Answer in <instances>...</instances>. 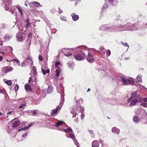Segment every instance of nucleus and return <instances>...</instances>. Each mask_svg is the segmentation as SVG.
<instances>
[{"mask_svg":"<svg viewBox=\"0 0 147 147\" xmlns=\"http://www.w3.org/2000/svg\"><path fill=\"white\" fill-rule=\"evenodd\" d=\"M99 30L103 31H107L109 32H117L119 30L117 29V27L115 25L110 26L108 24H105L100 26Z\"/></svg>","mask_w":147,"mask_h":147,"instance_id":"f257e3e1","label":"nucleus"},{"mask_svg":"<svg viewBox=\"0 0 147 147\" xmlns=\"http://www.w3.org/2000/svg\"><path fill=\"white\" fill-rule=\"evenodd\" d=\"M64 122L62 121H58V122L55 123V125H53L56 127L55 129L60 131H63L65 133L70 132H72V130L70 127H69L66 129H63L62 123Z\"/></svg>","mask_w":147,"mask_h":147,"instance_id":"f03ea898","label":"nucleus"},{"mask_svg":"<svg viewBox=\"0 0 147 147\" xmlns=\"http://www.w3.org/2000/svg\"><path fill=\"white\" fill-rule=\"evenodd\" d=\"M84 50H78L75 52L74 55V59L78 61L83 60L86 56V52Z\"/></svg>","mask_w":147,"mask_h":147,"instance_id":"7ed1b4c3","label":"nucleus"},{"mask_svg":"<svg viewBox=\"0 0 147 147\" xmlns=\"http://www.w3.org/2000/svg\"><path fill=\"white\" fill-rule=\"evenodd\" d=\"M105 3L102 7V10H105L108 8L109 5L115 6L117 5V1L115 0H105Z\"/></svg>","mask_w":147,"mask_h":147,"instance_id":"20e7f679","label":"nucleus"},{"mask_svg":"<svg viewBox=\"0 0 147 147\" xmlns=\"http://www.w3.org/2000/svg\"><path fill=\"white\" fill-rule=\"evenodd\" d=\"M120 80L124 85L133 84L134 83V81L131 78H127L125 76H121Z\"/></svg>","mask_w":147,"mask_h":147,"instance_id":"39448f33","label":"nucleus"},{"mask_svg":"<svg viewBox=\"0 0 147 147\" xmlns=\"http://www.w3.org/2000/svg\"><path fill=\"white\" fill-rule=\"evenodd\" d=\"M63 102L64 100L62 99L61 101L59 103V105H58L56 107L55 109H53L51 111V113L52 116H53L57 114L58 111L61 109L63 104Z\"/></svg>","mask_w":147,"mask_h":147,"instance_id":"423d86ee","label":"nucleus"},{"mask_svg":"<svg viewBox=\"0 0 147 147\" xmlns=\"http://www.w3.org/2000/svg\"><path fill=\"white\" fill-rule=\"evenodd\" d=\"M88 50V48H86L84 50L85 51H86V55L88 53V55L86 57V59L88 62L92 63L94 61V59L93 56L92 55L89 53Z\"/></svg>","mask_w":147,"mask_h":147,"instance_id":"0eeeda50","label":"nucleus"},{"mask_svg":"<svg viewBox=\"0 0 147 147\" xmlns=\"http://www.w3.org/2000/svg\"><path fill=\"white\" fill-rule=\"evenodd\" d=\"M26 35L24 33L18 32L16 35V38L18 41L22 42L25 38Z\"/></svg>","mask_w":147,"mask_h":147,"instance_id":"6e6552de","label":"nucleus"},{"mask_svg":"<svg viewBox=\"0 0 147 147\" xmlns=\"http://www.w3.org/2000/svg\"><path fill=\"white\" fill-rule=\"evenodd\" d=\"M116 26L117 27V29L119 30L118 31L125 30H130L132 31L133 30L132 29H127L126 28H125V25H123L120 24L118 26Z\"/></svg>","mask_w":147,"mask_h":147,"instance_id":"1a4fd4ad","label":"nucleus"},{"mask_svg":"<svg viewBox=\"0 0 147 147\" xmlns=\"http://www.w3.org/2000/svg\"><path fill=\"white\" fill-rule=\"evenodd\" d=\"M93 49L96 51L98 52L101 55L102 57H104L105 56V53L106 52V50L105 49L102 47H101L99 49V50L98 51H96L95 50L94 48Z\"/></svg>","mask_w":147,"mask_h":147,"instance_id":"9d476101","label":"nucleus"},{"mask_svg":"<svg viewBox=\"0 0 147 147\" xmlns=\"http://www.w3.org/2000/svg\"><path fill=\"white\" fill-rule=\"evenodd\" d=\"M13 69V68L11 67H6L2 68V71L4 74H6L7 73L11 71Z\"/></svg>","mask_w":147,"mask_h":147,"instance_id":"9b49d317","label":"nucleus"},{"mask_svg":"<svg viewBox=\"0 0 147 147\" xmlns=\"http://www.w3.org/2000/svg\"><path fill=\"white\" fill-rule=\"evenodd\" d=\"M11 3H12V0H2V6H8Z\"/></svg>","mask_w":147,"mask_h":147,"instance_id":"f8f14e48","label":"nucleus"},{"mask_svg":"<svg viewBox=\"0 0 147 147\" xmlns=\"http://www.w3.org/2000/svg\"><path fill=\"white\" fill-rule=\"evenodd\" d=\"M22 102H20V105L18 107V108L21 109L22 110H23L26 107V102L22 100H21Z\"/></svg>","mask_w":147,"mask_h":147,"instance_id":"ddd939ff","label":"nucleus"},{"mask_svg":"<svg viewBox=\"0 0 147 147\" xmlns=\"http://www.w3.org/2000/svg\"><path fill=\"white\" fill-rule=\"evenodd\" d=\"M137 91H134L131 93V97L128 100V102H129L132 100V98H135L137 96Z\"/></svg>","mask_w":147,"mask_h":147,"instance_id":"4468645a","label":"nucleus"},{"mask_svg":"<svg viewBox=\"0 0 147 147\" xmlns=\"http://www.w3.org/2000/svg\"><path fill=\"white\" fill-rule=\"evenodd\" d=\"M71 16L72 17V20L74 21H77L79 19V16L78 15L75 14V13H72Z\"/></svg>","mask_w":147,"mask_h":147,"instance_id":"2eb2a0df","label":"nucleus"},{"mask_svg":"<svg viewBox=\"0 0 147 147\" xmlns=\"http://www.w3.org/2000/svg\"><path fill=\"white\" fill-rule=\"evenodd\" d=\"M12 36H13L12 35L7 34H6L4 37L5 41L7 42L8 41L11 39Z\"/></svg>","mask_w":147,"mask_h":147,"instance_id":"dca6fc26","label":"nucleus"},{"mask_svg":"<svg viewBox=\"0 0 147 147\" xmlns=\"http://www.w3.org/2000/svg\"><path fill=\"white\" fill-rule=\"evenodd\" d=\"M99 142L97 140L93 141L92 143V147H99Z\"/></svg>","mask_w":147,"mask_h":147,"instance_id":"f3484780","label":"nucleus"},{"mask_svg":"<svg viewBox=\"0 0 147 147\" xmlns=\"http://www.w3.org/2000/svg\"><path fill=\"white\" fill-rule=\"evenodd\" d=\"M112 131L114 134H116L118 135L120 132L119 129L117 128L116 127H113L112 129Z\"/></svg>","mask_w":147,"mask_h":147,"instance_id":"a211bd4d","label":"nucleus"},{"mask_svg":"<svg viewBox=\"0 0 147 147\" xmlns=\"http://www.w3.org/2000/svg\"><path fill=\"white\" fill-rule=\"evenodd\" d=\"M11 3L8 6H6L5 7V6H4L3 7L5 8V10H7L8 11H9L10 12H11V13H14L15 11L13 10H11V9L10 8H9V7L10 6V5Z\"/></svg>","mask_w":147,"mask_h":147,"instance_id":"6ab92c4d","label":"nucleus"},{"mask_svg":"<svg viewBox=\"0 0 147 147\" xmlns=\"http://www.w3.org/2000/svg\"><path fill=\"white\" fill-rule=\"evenodd\" d=\"M20 124V122L19 120L15 121L12 125L13 128H16L18 127Z\"/></svg>","mask_w":147,"mask_h":147,"instance_id":"aec40b11","label":"nucleus"},{"mask_svg":"<svg viewBox=\"0 0 147 147\" xmlns=\"http://www.w3.org/2000/svg\"><path fill=\"white\" fill-rule=\"evenodd\" d=\"M67 64L69 67L72 70L74 66V63L72 61H70L67 63Z\"/></svg>","mask_w":147,"mask_h":147,"instance_id":"412c9836","label":"nucleus"},{"mask_svg":"<svg viewBox=\"0 0 147 147\" xmlns=\"http://www.w3.org/2000/svg\"><path fill=\"white\" fill-rule=\"evenodd\" d=\"M41 71L44 75H46L47 73L49 74L50 72V70L49 69L45 70V69L43 68V67H42L41 68Z\"/></svg>","mask_w":147,"mask_h":147,"instance_id":"4be33fe9","label":"nucleus"},{"mask_svg":"<svg viewBox=\"0 0 147 147\" xmlns=\"http://www.w3.org/2000/svg\"><path fill=\"white\" fill-rule=\"evenodd\" d=\"M62 50L63 51L65 50H66V52H62L61 51V52H63L64 53V55L67 57H68L69 56H70L72 55V54L71 53H67V51H68V50L67 49H65L64 48L63 49H62Z\"/></svg>","mask_w":147,"mask_h":147,"instance_id":"5701e85b","label":"nucleus"},{"mask_svg":"<svg viewBox=\"0 0 147 147\" xmlns=\"http://www.w3.org/2000/svg\"><path fill=\"white\" fill-rule=\"evenodd\" d=\"M142 109L141 108L139 107L136 109L135 111V112L137 115H140L141 114Z\"/></svg>","mask_w":147,"mask_h":147,"instance_id":"b1692460","label":"nucleus"},{"mask_svg":"<svg viewBox=\"0 0 147 147\" xmlns=\"http://www.w3.org/2000/svg\"><path fill=\"white\" fill-rule=\"evenodd\" d=\"M131 102L130 103L129 105L131 107H132L134 105H136V104L137 103V101L136 99H134L130 101Z\"/></svg>","mask_w":147,"mask_h":147,"instance_id":"393cba45","label":"nucleus"},{"mask_svg":"<svg viewBox=\"0 0 147 147\" xmlns=\"http://www.w3.org/2000/svg\"><path fill=\"white\" fill-rule=\"evenodd\" d=\"M133 121L135 123H137L139 121V119L138 117L136 115L134 116L133 117Z\"/></svg>","mask_w":147,"mask_h":147,"instance_id":"a878e982","label":"nucleus"},{"mask_svg":"<svg viewBox=\"0 0 147 147\" xmlns=\"http://www.w3.org/2000/svg\"><path fill=\"white\" fill-rule=\"evenodd\" d=\"M25 89L26 90H29L31 91L32 90L30 86L28 84H25Z\"/></svg>","mask_w":147,"mask_h":147,"instance_id":"bb28decb","label":"nucleus"},{"mask_svg":"<svg viewBox=\"0 0 147 147\" xmlns=\"http://www.w3.org/2000/svg\"><path fill=\"white\" fill-rule=\"evenodd\" d=\"M137 101V103L141 102H142V99L141 96H140L139 95L137 97L135 98Z\"/></svg>","mask_w":147,"mask_h":147,"instance_id":"cd10ccee","label":"nucleus"},{"mask_svg":"<svg viewBox=\"0 0 147 147\" xmlns=\"http://www.w3.org/2000/svg\"><path fill=\"white\" fill-rule=\"evenodd\" d=\"M5 49L3 50L4 51L5 50V51H12V48L11 47H5Z\"/></svg>","mask_w":147,"mask_h":147,"instance_id":"c85d7f7f","label":"nucleus"},{"mask_svg":"<svg viewBox=\"0 0 147 147\" xmlns=\"http://www.w3.org/2000/svg\"><path fill=\"white\" fill-rule=\"evenodd\" d=\"M33 123H30L27 126L25 127H22V129H23V130H26L28 129L32 125Z\"/></svg>","mask_w":147,"mask_h":147,"instance_id":"c756f323","label":"nucleus"},{"mask_svg":"<svg viewBox=\"0 0 147 147\" xmlns=\"http://www.w3.org/2000/svg\"><path fill=\"white\" fill-rule=\"evenodd\" d=\"M26 27L28 28L29 26L31 25V23L29 22V20L28 18H27L26 20Z\"/></svg>","mask_w":147,"mask_h":147,"instance_id":"7c9ffc66","label":"nucleus"},{"mask_svg":"<svg viewBox=\"0 0 147 147\" xmlns=\"http://www.w3.org/2000/svg\"><path fill=\"white\" fill-rule=\"evenodd\" d=\"M33 3L34 4H36V5L35 6L36 7H42V5H41L40 3H38L37 2L33 1Z\"/></svg>","mask_w":147,"mask_h":147,"instance_id":"2f4dec72","label":"nucleus"},{"mask_svg":"<svg viewBox=\"0 0 147 147\" xmlns=\"http://www.w3.org/2000/svg\"><path fill=\"white\" fill-rule=\"evenodd\" d=\"M52 89V87L51 86H49L47 89V92L49 94L51 92Z\"/></svg>","mask_w":147,"mask_h":147,"instance_id":"473e14b6","label":"nucleus"},{"mask_svg":"<svg viewBox=\"0 0 147 147\" xmlns=\"http://www.w3.org/2000/svg\"><path fill=\"white\" fill-rule=\"evenodd\" d=\"M141 113L143 116H145L147 115V113H146V110L144 109H142V110Z\"/></svg>","mask_w":147,"mask_h":147,"instance_id":"72a5a7b5","label":"nucleus"},{"mask_svg":"<svg viewBox=\"0 0 147 147\" xmlns=\"http://www.w3.org/2000/svg\"><path fill=\"white\" fill-rule=\"evenodd\" d=\"M60 69H57L55 71L56 76L57 78H58L59 76L60 73Z\"/></svg>","mask_w":147,"mask_h":147,"instance_id":"f704fd0d","label":"nucleus"},{"mask_svg":"<svg viewBox=\"0 0 147 147\" xmlns=\"http://www.w3.org/2000/svg\"><path fill=\"white\" fill-rule=\"evenodd\" d=\"M133 26V24L130 23H127L125 24V28L132 27Z\"/></svg>","mask_w":147,"mask_h":147,"instance_id":"c9c22d12","label":"nucleus"},{"mask_svg":"<svg viewBox=\"0 0 147 147\" xmlns=\"http://www.w3.org/2000/svg\"><path fill=\"white\" fill-rule=\"evenodd\" d=\"M71 1H74V5L75 6H76L78 4L80 1V0H70Z\"/></svg>","mask_w":147,"mask_h":147,"instance_id":"e433bc0d","label":"nucleus"},{"mask_svg":"<svg viewBox=\"0 0 147 147\" xmlns=\"http://www.w3.org/2000/svg\"><path fill=\"white\" fill-rule=\"evenodd\" d=\"M67 137L72 138L73 140L75 139L74 134L71 133H70L69 134V137Z\"/></svg>","mask_w":147,"mask_h":147,"instance_id":"4c0bfd02","label":"nucleus"},{"mask_svg":"<svg viewBox=\"0 0 147 147\" xmlns=\"http://www.w3.org/2000/svg\"><path fill=\"white\" fill-rule=\"evenodd\" d=\"M47 93L45 92V91H44V90H42V96L43 98H45L46 95Z\"/></svg>","mask_w":147,"mask_h":147,"instance_id":"58836bf2","label":"nucleus"},{"mask_svg":"<svg viewBox=\"0 0 147 147\" xmlns=\"http://www.w3.org/2000/svg\"><path fill=\"white\" fill-rule=\"evenodd\" d=\"M138 81L140 82L142 80V76L140 74H139L137 77Z\"/></svg>","mask_w":147,"mask_h":147,"instance_id":"ea45409f","label":"nucleus"},{"mask_svg":"<svg viewBox=\"0 0 147 147\" xmlns=\"http://www.w3.org/2000/svg\"><path fill=\"white\" fill-rule=\"evenodd\" d=\"M5 82L6 84L9 86H11L12 83L11 82V80H6L5 81Z\"/></svg>","mask_w":147,"mask_h":147,"instance_id":"a19ab883","label":"nucleus"},{"mask_svg":"<svg viewBox=\"0 0 147 147\" xmlns=\"http://www.w3.org/2000/svg\"><path fill=\"white\" fill-rule=\"evenodd\" d=\"M123 45V46L125 47H127V49H128L129 46L128 45V44L126 42H123L122 41H121L120 42Z\"/></svg>","mask_w":147,"mask_h":147,"instance_id":"79ce46f5","label":"nucleus"},{"mask_svg":"<svg viewBox=\"0 0 147 147\" xmlns=\"http://www.w3.org/2000/svg\"><path fill=\"white\" fill-rule=\"evenodd\" d=\"M74 141L75 144L76 145L77 147H79V144L78 142H77L76 139H74L73 140Z\"/></svg>","mask_w":147,"mask_h":147,"instance_id":"37998d69","label":"nucleus"},{"mask_svg":"<svg viewBox=\"0 0 147 147\" xmlns=\"http://www.w3.org/2000/svg\"><path fill=\"white\" fill-rule=\"evenodd\" d=\"M16 8L18 9V11L20 12V13H21V15L22 16L23 15V12H22V9L21 8L19 7H18V5L16 6Z\"/></svg>","mask_w":147,"mask_h":147,"instance_id":"c03bdc74","label":"nucleus"},{"mask_svg":"<svg viewBox=\"0 0 147 147\" xmlns=\"http://www.w3.org/2000/svg\"><path fill=\"white\" fill-rule=\"evenodd\" d=\"M26 60V62H29V61H32L31 57L30 56H28V59H26L25 61Z\"/></svg>","mask_w":147,"mask_h":147,"instance_id":"a18cd8bd","label":"nucleus"},{"mask_svg":"<svg viewBox=\"0 0 147 147\" xmlns=\"http://www.w3.org/2000/svg\"><path fill=\"white\" fill-rule=\"evenodd\" d=\"M57 90L58 92L59 93V94H61V98L62 96V94H63V91H61V90L60 89H57Z\"/></svg>","mask_w":147,"mask_h":147,"instance_id":"49530a36","label":"nucleus"},{"mask_svg":"<svg viewBox=\"0 0 147 147\" xmlns=\"http://www.w3.org/2000/svg\"><path fill=\"white\" fill-rule=\"evenodd\" d=\"M140 106L147 107V103L142 102L140 104Z\"/></svg>","mask_w":147,"mask_h":147,"instance_id":"de8ad7c7","label":"nucleus"},{"mask_svg":"<svg viewBox=\"0 0 147 147\" xmlns=\"http://www.w3.org/2000/svg\"><path fill=\"white\" fill-rule=\"evenodd\" d=\"M78 109L80 110V111L81 112V113H83V112L84 111V107H82L81 106L79 107Z\"/></svg>","mask_w":147,"mask_h":147,"instance_id":"09e8293b","label":"nucleus"},{"mask_svg":"<svg viewBox=\"0 0 147 147\" xmlns=\"http://www.w3.org/2000/svg\"><path fill=\"white\" fill-rule=\"evenodd\" d=\"M111 54V52L110 50H107V54L108 55H107V57H108L110 56Z\"/></svg>","mask_w":147,"mask_h":147,"instance_id":"8fccbe9b","label":"nucleus"},{"mask_svg":"<svg viewBox=\"0 0 147 147\" xmlns=\"http://www.w3.org/2000/svg\"><path fill=\"white\" fill-rule=\"evenodd\" d=\"M89 132L92 135V137H94V133L92 130H89Z\"/></svg>","mask_w":147,"mask_h":147,"instance_id":"3c124183","label":"nucleus"},{"mask_svg":"<svg viewBox=\"0 0 147 147\" xmlns=\"http://www.w3.org/2000/svg\"><path fill=\"white\" fill-rule=\"evenodd\" d=\"M37 113V111L36 110H33L32 112V115L33 116H35Z\"/></svg>","mask_w":147,"mask_h":147,"instance_id":"603ef678","label":"nucleus"},{"mask_svg":"<svg viewBox=\"0 0 147 147\" xmlns=\"http://www.w3.org/2000/svg\"><path fill=\"white\" fill-rule=\"evenodd\" d=\"M28 133V132H26L24 134L22 135V137L23 138H25V137H26L27 136Z\"/></svg>","mask_w":147,"mask_h":147,"instance_id":"864d4df0","label":"nucleus"},{"mask_svg":"<svg viewBox=\"0 0 147 147\" xmlns=\"http://www.w3.org/2000/svg\"><path fill=\"white\" fill-rule=\"evenodd\" d=\"M11 61H16L18 64H19L18 65H20V62L19 61L18 59H13V60H11Z\"/></svg>","mask_w":147,"mask_h":147,"instance_id":"5fc2aeb1","label":"nucleus"},{"mask_svg":"<svg viewBox=\"0 0 147 147\" xmlns=\"http://www.w3.org/2000/svg\"><path fill=\"white\" fill-rule=\"evenodd\" d=\"M60 18L62 19V20L66 21V18L64 16H61L60 17Z\"/></svg>","mask_w":147,"mask_h":147,"instance_id":"6e6d98bb","label":"nucleus"},{"mask_svg":"<svg viewBox=\"0 0 147 147\" xmlns=\"http://www.w3.org/2000/svg\"><path fill=\"white\" fill-rule=\"evenodd\" d=\"M119 105H123L124 107H125L126 106V104H125V103L124 102H120Z\"/></svg>","mask_w":147,"mask_h":147,"instance_id":"4d7b16f0","label":"nucleus"},{"mask_svg":"<svg viewBox=\"0 0 147 147\" xmlns=\"http://www.w3.org/2000/svg\"><path fill=\"white\" fill-rule=\"evenodd\" d=\"M84 117L85 115L83 113H82L81 115V119H83L84 118Z\"/></svg>","mask_w":147,"mask_h":147,"instance_id":"13d9d810","label":"nucleus"},{"mask_svg":"<svg viewBox=\"0 0 147 147\" xmlns=\"http://www.w3.org/2000/svg\"><path fill=\"white\" fill-rule=\"evenodd\" d=\"M38 59L41 61H42L43 60V59L42 56L40 55H39Z\"/></svg>","mask_w":147,"mask_h":147,"instance_id":"bf43d9fd","label":"nucleus"},{"mask_svg":"<svg viewBox=\"0 0 147 147\" xmlns=\"http://www.w3.org/2000/svg\"><path fill=\"white\" fill-rule=\"evenodd\" d=\"M50 11L51 13H53L55 12V10L54 8H53L50 10Z\"/></svg>","mask_w":147,"mask_h":147,"instance_id":"052dcab7","label":"nucleus"},{"mask_svg":"<svg viewBox=\"0 0 147 147\" xmlns=\"http://www.w3.org/2000/svg\"><path fill=\"white\" fill-rule=\"evenodd\" d=\"M25 61H24L22 63H21V66H22V67H24L25 66Z\"/></svg>","mask_w":147,"mask_h":147,"instance_id":"680f3d73","label":"nucleus"},{"mask_svg":"<svg viewBox=\"0 0 147 147\" xmlns=\"http://www.w3.org/2000/svg\"><path fill=\"white\" fill-rule=\"evenodd\" d=\"M19 88V86L18 84H16L15 87L14 88V89L15 90H18Z\"/></svg>","mask_w":147,"mask_h":147,"instance_id":"e2e57ef3","label":"nucleus"},{"mask_svg":"<svg viewBox=\"0 0 147 147\" xmlns=\"http://www.w3.org/2000/svg\"><path fill=\"white\" fill-rule=\"evenodd\" d=\"M16 7V6H13L11 7V8H10L11 9V10H13L15 11V8Z\"/></svg>","mask_w":147,"mask_h":147,"instance_id":"0e129e2a","label":"nucleus"},{"mask_svg":"<svg viewBox=\"0 0 147 147\" xmlns=\"http://www.w3.org/2000/svg\"><path fill=\"white\" fill-rule=\"evenodd\" d=\"M33 4H34L32 2H30L29 3V5L30 7H33Z\"/></svg>","mask_w":147,"mask_h":147,"instance_id":"69168bd1","label":"nucleus"},{"mask_svg":"<svg viewBox=\"0 0 147 147\" xmlns=\"http://www.w3.org/2000/svg\"><path fill=\"white\" fill-rule=\"evenodd\" d=\"M60 63L59 61H57L55 63V66H57V67L59 65Z\"/></svg>","mask_w":147,"mask_h":147,"instance_id":"338daca9","label":"nucleus"},{"mask_svg":"<svg viewBox=\"0 0 147 147\" xmlns=\"http://www.w3.org/2000/svg\"><path fill=\"white\" fill-rule=\"evenodd\" d=\"M58 13H61L63 12V11L59 7H58Z\"/></svg>","mask_w":147,"mask_h":147,"instance_id":"774afa93","label":"nucleus"}]
</instances>
